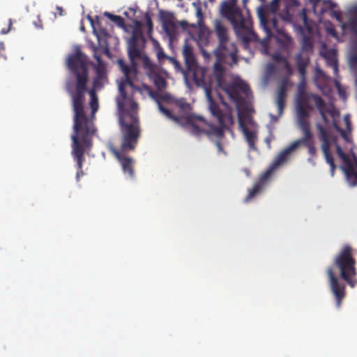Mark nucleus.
I'll return each mask as SVG.
<instances>
[{
  "instance_id": "nucleus-1",
  "label": "nucleus",
  "mask_w": 357,
  "mask_h": 357,
  "mask_svg": "<svg viewBox=\"0 0 357 357\" xmlns=\"http://www.w3.org/2000/svg\"><path fill=\"white\" fill-rule=\"evenodd\" d=\"M146 43V41L142 32L138 29L133 30L128 44V54L131 66H128L122 59H119L117 62L124 75L119 84V91L120 92L121 86H123V92L128 98L133 99L134 93L139 90L133 83L137 75V61H141L144 68L147 70L148 77L153 82L156 89L153 90L146 85L144 86L148 90L149 96L156 102L159 111L162 114L179 125L185 119L187 114H191V107L190 104L183 100H176L175 102L176 105L184 113L182 115L176 116L172 114L169 109L162 105V102L166 103L173 102L174 97L169 93L165 92L168 86L167 74L165 71L157 69L151 62L144 52Z\"/></svg>"
},
{
  "instance_id": "nucleus-2",
  "label": "nucleus",
  "mask_w": 357,
  "mask_h": 357,
  "mask_svg": "<svg viewBox=\"0 0 357 357\" xmlns=\"http://www.w3.org/2000/svg\"><path fill=\"white\" fill-rule=\"evenodd\" d=\"M206 95L209 110L213 116L217 119L219 126L217 127L207 122L203 117L192 114H187L185 119L179 125L188 128L194 135L200 136L205 134L211 139L215 138V144L218 153L222 152L226 154L222 147V140L225 137V130H229L227 126L234 123L231 108L227 102L222 101L224 109H222L220 105L213 99L210 88H206Z\"/></svg>"
},
{
  "instance_id": "nucleus-3",
  "label": "nucleus",
  "mask_w": 357,
  "mask_h": 357,
  "mask_svg": "<svg viewBox=\"0 0 357 357\" xmlns=\"http://www.w3.org/2000/svg\"><path fill=\"white\" fill-rule=\"evenodd\" d=\"M310 109L303 106H297L298 123L299 128L302 131L303 137L294 141L276 156L268 169L260 175L253 187L249 190L248 195L245 199L246 202L262 191L274 170L284 163L289 159L290 154L301 146H305L307 149L308 154L312 156L317 153L314 135L311 131L310 124L307 119L310 115Z\"/></svg>"
},
{
  "instance_id": "nucleus-4",
  "label": "nucleus",
  "mask_w": 357,
  "mask_h": 357,
  "mask_svg": "<svg viewBox=\"0 0 357 357\" xmlns=\"http://www.w3.org/2000/svg\"><path fill=\"white\" fill-rule=\"evenodd\" d=\"M84 86L79 82L77 93L73 95V134L71 136L72 155L77 163V181L84 175L82 165L84 160V153L92 146V138L95 135L96 128H94L91 121L89 120L84 114L82 100V91Z\"/></svg>"
},
{
  "instance_id": "nucleus-5",
  "label": "nucleus",
  "mask_w": 357,
  "mask_h": 357,
  "mask_svg": "<svg viewBox=\"0 0 357 357\" xmlns=\"http://www.w3.org/2000/svg\"><path fill=\"white\" fill-rule=\"evenodd\" d=\"M356 265L353 248L344 245L334 257L332 265L326 269L330 289L337 308L346 296V285L340 279L354 288L357 284Z\"/></svg>"
},
{
  "instance_id": "nucleus-6",
  "label": "nucleus",
  "mask_w": 357,
  "mask_h": 357,
  "mask_svg": "<svg viewBox=\"0 0 357 357\" xmlns=\"http://www.w3.org/2000/svg\"><path fill=\"white\" fill-rule=\"evenodd\" d=\"M119 108V123L121 134V151H133L140 137L141 130L137 114L138 105L128 98L120 87V94L116 98Z\"/></svg>"
},
{
  "instance_id": "nucleus-7",
  "label": "nucleus",
  "mask_w": 357,
  "mask_h": 357,
  "mask_svg": "<svg viewBox=\"0 0 357 357\" xmlns=\"http://www.w3.org/2000/svg\"><path fill=\"white\" fill-rule=\"evenodd\" d=\"M66 66L70 73L75 77L74 82L68 80L66 83V90L70 95L72 101V107H73V95H75L78 89L79 82H82L84 89L80 91L83 96L82 107L84 114L86 117L92 121L93 125L95 113L98 109V98L96 90L91 89L89 91L90 96V107L91 108V116L88 117L84 111L85 93L87 92V84L89 82V61L88 57L79 49H77L74 54L68 56L66 61ZM95 127V126H93Z\"/></svg>"
},
{
  "instance_id": "nucleus-8",
  "label": "nucleus",
  "mask_w": 357,
  "mask_h": 357,
  "mask_svg": "<svg viewBox=\"0 0 357 357\" xmlns=\"http://www.w3.org/2000/svg\"><path fill=\"white\" fill-rule=\"evenodd\" d=\"M220 13L223 17L231 22L236 33L245 32L247 34L242 37L244 42L248 43L256 37L252 29L246 24L242 11L237 6V0L222 1Z\"/></svg>"
},
{
  "instance_id": "nucleus-9",
  "label": "nucleus",
  "mask_w": 357,
  "mask_h": 357,
  "mask_svg": "<svg viewBox=\"0 0 357 357\" xmlns=\"http://www.w3.org/2000/svg\"><path fill=\"white\" fill-rule=\"evenodd\" d=\"M225 71L213 72L218 86L222 89L228 95L229 98L236 103L241 100V93L248 94L249 86L243 82H233L231 83L226 81L225 78Z\"/></svg>"
},
{
  "instance_id": "nucleus-10",
  "label": "nucleus",
  "mask_w": 357,
  "mask_h": 357,
  "mask_svg": "<svg viewBox=\"0 0 357 357\" xmlns=\"http://www.w3.org/2000/svg\"><path fill=\"white\" fill-rule=\"evenodd\" d=\"M336 152L342 162L341 169L346 176L347 182L351 186L357 185V156L351 151V160L339 145L336 146Z\"/></svg>"
},
{
  "instance_id": "nucleus-11",
  "label": "nucleus",
  "mask_w": 357,
  "mask_h": 357,
  "mask_svg": "<svg viewBox=\"0 0 357 357\" xmlns=\"http://www.w3.org/2000/svg\"><path fill=\"white\" fill-rule=\"evenodd\" d=\"M183 55L188 73L192 74L195 83L198 86L205 84L204 70L198 66L190 45H184Z\"/></svg>"
},
{
  "instance_id": "nucleus-12",
  "label": "nucleus",
  "mask_w": 357,
  "mask_h": 357,
  "mask_svg": "<svg viewBox=\"0 0 357 357\" xmlns=\"http://www.w3.org/2000/svg\"><path fill=\"white\" fill-rule=\"evenodd\" d=\"M213 25L214 31L218 39V46L214 52L215 56L221 60L225 55L234 56L227 47L229 44L227 28L222 24L220 20H215Z\"/></svg>"
},
{
  "instance_id": "nucleus-13",
  "label": "nucleus",
  "mask_w": 357,
  "mask_h": 357,
  "mask_svg": "<svg viewBox=\"0 0 357 357\" xmlns=\"http://www.w3.org/2000/svg\"><path fill=\"white\" fill-rule=\"evenodd\" d=\"M298 17L302 24H299L298 28L303 36L302 49L300 52L310 55L313 51L312 43L310 37L313 33L312 22L308 20L305 8H302Z\"/></svg>"
},
{
  "instance_id": "nucleus-14",
  "label": "nucleus",
  "mask_w": 357,
  "mask_h": 357,
  "mask_svg": "<svg viewBox=\"0 0 357 357\" xmlns=\"http://www.w3.org/2000/svg\"><path fill=\"white\" fill-rule=\"evenodd\" d=\"M316 128L319 132V139L321 142V150L324 155L326 162L331 167V173L333 176L336 165L332 154L331 153V135L328 130L320 123L316 124Z\"/></svg>"
},
{
  "instance_id": "nucleus-15",
  "label": "nucleus",
  "mask_w": 357,
  "mask_h": 357,
  "mask_svg": "<svg viewBox=\"0 0 357 357\" xmlns=\"http://www.w3.org/2000/svg\"><path fill=\"white\" fill-rule=\"evenodd\" d=\"M99 47H93V57L97 61V65L94 67L96 76L93 81V87L91 89L100 90L105 83L107 82L106 65L102 61L101 54L99 53Z\"/></svg>"
},
{
  "instance_id": "nucleus-16",
  "label": "nucleus",
  "mask_w": 357,
  "mask_h": 357,
  "mask_svg": "<svg viewBox=\"0 0 357 357\" xmlns=\"http://www.w3.org/2000/svg\"><path fill=\"white\" fill-rule=\"evenodd\" d=\"M279 3L280 0H272L268 5L261 6L258 9L261 26L267 32L268 36H271V29L268 26L267 15H275L278 10Z\"/></svg>"
},
{
  "instance_id": "nucleus-17",
  "label": "nucleus",
  "mask_w": 357,
  "mask_h": 357,
  "mask_svg": "<svg viewBox=\"0 0 357 357\" xmlns=\"http://www.w3.org/2000/svg\"><path fill=\"white\" fill-rule=\"evenodd\" d=\"M285 8L284 10L280 14V17L288 22L295 23L296 21H301L298 15L302 10H298V0H284Z\"/></svg>"
},
{
  "instance_id": "nucleus-18",
  "label": "nucleus",
  "mask_w": 357,
  "mask_h": 357,
  "mask_svg": "<svg viewBox=\"0 0 357 357\" xmlns=\"http://www.w3.org/2000/svg\"><path fill=\"white\" fill-rule=\"evenodd\" d=\"M267 19L268 26L271 29V36H268V34H266L267 38H269L272 36V29H274L282 37V40H279V43H282L285 48L291 47L292 45V38L290 36L285 33L282 29L279 26L278 21L275 15H267ZM266 33H267L266 31Z\"/></svg>"
},
{
  "instance_id": "nucleus-19",
  "label": "nucleus",
  "mask_w": 357,
  "mask_h": 357,
  "mask_svg": "<svg viewBox=\"0 0 357 357\" xmlns=\"http://www.w3.org/2000/svg\"><path fill=\"white\" fill-rule=\"evenodd\" d=\"M110 151L119 161L124 174H128L130 178H133L135 176L133 160L125 156L121 151L116 150L114 147H111Z\"/></svg>"
},
{
  "instance_id": "nucleus-20",
  "label": "nucleus",
  "mask_w": 357,
  "mask_h": 357,
  "mask_svg": "<svg viewBox=\"0 0 357 357\" xmlns=\"http://www.w3.org/2000/svg\"><path fill=\"white\" fill-rule=\"evenodd\" d=\"M310 57L309 54H304V52L298 53L295 57L298 71L302 79H305L306 68L310 63Z\"/></svg>"
},
{
  "instance_id": "nucleus-21",
  "label": "nucleus",
  "mask_w": 357,
  "mask_h": 357,
  "mask_svg": "<svg viewBox=\"0 0 357 357\" xmlns=\"http://www.w3.org/2000/svg\"><path fill=\"white\" fill-rule=\"evenodd\" d=\"M162 26L165 31L169 36H172L175 31V23L173 21V15L168 12H160Z\"/></svg>"
},
{
  "instance_id": "nucleus-22",
  "label": "nucleus",
  "mask_w": 357,
  "mask_h": 357,
  "mask_svg": "<svg viewBox=\"0 0 357 357\" xmlns=\"http://www.w3.org/2000/svg\"><path fill=\"white\" fill-rule=\"evenodd\" d=\"M241 126L243 128V130L244 135L246 138V141L249 145L250 149L257 150V146L255 145V142L257 140V135L255 132L250 131L245 126H244L243 123L241 119L239 121Z\"/></svg>"
},
{
  "instance_id": "nucleus-23",
  "label": "nucleus",
  "mask_w": 357,
  "mask_h": 357,
  "mask_svg": "<svg viewBox=\"0 0 357 357\" xmlns=\"http://www.w3.org/2000/svg\"><path fill=\"white\" fill-rule=\"evenodd\" d=\"M344 121L345 122L346 128H347V131L340 128L335 123H334V126L336 128V130L338 132H340V133L341 136L342 137V138L345 141L349 142H350L349 133L351 132V123L350 121L349 116H345L344 118Z\"/></svg>"
},
{
  "instance_id": "nucleus-24",
  "label": "nucleus",
  "mask_w": 357,
  "mask_h": 357,
  "mask_svg": "<svg viewBox=\"0 0 357 357\" xmlns=\"http://www.w3.org/2000/svg\"><path fill=\"white\" fill-rule=\"evenodd\" d=\"M88 20L90 22L91 25L93 28V33L97 36V37H99L100 36H105L107 35L106 31L105 29L99 28L98 29H96V27H98L100 26V19L98 16H96V20H93L92 17L90 15H88L87 17Z\"/></svg>"
},
{
  "instance_id": "nucleus-25",
  "label": "nucleus",
  "mask_w": 357,
  "mask_h": 357,
  "mask_svg": "<svg viewBox=\"0 0 357 357\" xmlns=\"http://www.w3.org/2000/svg\"><path fill=\"white\" fill-rule=\"evenodd\" d=\"M104 15L107 17L109 19H110L113 22H114L119 27H124V26H125L124 20L121 16L115 15L111 14L109 12H105Z\"/></svg>"
},
{
  "instance_id": "nucleus-26",
  "label": "nucleus",
  "mask_w": 357,
  "mask_h": 357,
  "mask_svg": "<svg viewBox=\"0 0 357 357\" xmlns=\"http://www.w3.org/2000/svg\"><path fill=\"white\" fill-rule=\"evenodd\" d=\"M314 103L319 111L325 109L326 103L324 100L318 95H312Z\"/></svg>"
},
{
  "instance_id": "nucleus-27",
  "label": "nucleus",
  "mask_w": 357,
  "mask_h": 357,
  "mask_svg": "<svg viewBox=\"0 0 357 357\" xmlns=\"http://www.w3.org/2000/svg\"><path fill=\"white\" fill-rule=\"evenodd\" d=\"M274 59L276 61H278L282 62V63H284V68H285L286 71L288 73V74L291 75L293 73L292 68H291L290 63H289V61H287V59H285L284 57L281 56L280 55L279 56H275Z\"/></svg>"
},
{
  "instance_id": "nucleus-28",
  "label": "nucleus",
  "mask_w": 357,
  "mask_h": 357,
  "mask_svg": "<svg viewBox=\"0 0 357 357\" xmlns=\"http://www.w3.org/2000/svg\"><path fill=\"white\" fill-rule=\"evenodd\" d=\"M227 56L228 55H225L223 57V59H221V60L219 59L218 57H216L217 58V61L214 64L213 72L225 71V69L223 67V66L222 65L221 62L224 61Z\"/></svg>"
},
{
  "instance_id": "nucleus-29",
  "label": "nucleus",
  "mask_w": 357,
  "mask_h": 357,
  "mask_svg": "<svg viewBox=\"0 0 357 357\" xmlns=\"http://www.w3.org/2000/svg\"><path fill=\"white\" fill-rule=\"evenodd\" d=\"M297 106H303L305 108H310L307 97L305 95L300 96L297 101Z\"/></svg>"
},
{
  "instance_id": "nucleus-30",
  "label": "nucleus",
  "mask_w": 357,
  "mask_h": 357,
  "mask_svg": "<svg viewBox=\"0 0 357 357\" xmlns=\"http://www.w3.org/2000/svg\"><path fill=\"white\" fill-rule=\"evenodd\" d=\"M327 63H328V66L331 67L333 70V73L335 75H337V72H338V63H337V61L336 59H329L328 61H327Z\"/></svg>"
},
{
  "instance_id": "nucleus-31",
  "label": "nucleus",
  "mask_w": 357,
  "mask_h": 357,
  "mask_svg": "<svg viewBox=\"0 0 357 357\" xmlns=\"http://www.w3.org/2000/svg\"><path fill=\"white\" fill-rule=\"evenodd\" d=\"M287 89L284 84H282L278 89L277 98L285 99Z\"/></svg>"
},
{
  "instance_id": "nucleus-32",
  "label": "nucleus",
  "mask_w": 357,
  "mask_h": 357,
  "mask_svg": "<svg viewBox=\"0 0 357 357\" xmlns=\"http://www.w3.org/2000/svg\"><path fill=\"white\" fill-rule=\"evenodd\" d=\"M315 75L317 79H323L324 80L328 79V77L325 75L324 72L320 68L316 69Z\"/></svg>"
},
{
  "instance_id": "nucleus-33",
  "label": "nucleus",
  "mask_w": 357,
  "mask_h": 357,
  "mask_svg": "<svg viewBox=\"0 0 357 357\" xmlns=\"http://www.w3.org/2000/svg\"><path fill=\"white\" fill-rule=\"evenodd\" d=\"M193 5L196 7L197 16L200 20H202L203 17V13L201 7L199 5H197L195 3H193Z\"/></svg>"
},
{
  "instance_id": "nucleus-34",
  "label": "nucleus",
  "mask_w": 357,
  "mask_h": 357,
  "mask_svg": "<svg viewBox=\"0 0 357 357\" xmlns=\"http://www.w3.org/2000/svg\"><path fill=\"white\" fill-rule=\"evenodd\" d=\"M284 100L285 99L277 98V104H278V106L279 112L280 113L282 112V110H283L284 107Z\"/></svg>"
},
{
  "instance_id": "nucleus-35",
  "label": "nucleus",
  "mask_w": 357,
  "mask_h": 357,
  "mask_svg": "<svg viewBox=\"0 0 357 357\" xmlns=\"http://www.w3.org/2000/svg\"><path fill=\"white\" fill-rule=\"evenodd\" d=\"M12 24H13L12 20L9 19L8 20V27L6 29V28L1 29V33L6 34V33H8L9 31L11 29Z\"/></svg>"
},
{
  "instance_id": "nucleus-36",
  "label": "nucleus",
  "mask_w": 357,
  "mask_h": 357,
  "mask_svg": "<svg viewBox=\"0 0 357 357\" xmlns=\"http://www.w3.org/2000/svg\"><path fill=\"white\" fill-rule=\"evenodd\" d=\"M146 24L150 30L153 29V22L151 18L148 15H146Z\"/></svg>"
},
{
  "instance_id": "nucleus-37",
  "label": "nucleus",
  "mask_w": 357,
  "mask_h": 357,
  "mask_svg": "<svg viewBox=\"0 0 357 357\" xmlns=\"http://www.w3.org/2000/svg\"><path fill=\"white\" fill-rule=\"evenodd\" d=\"M319 112V114H320L323 121L325 123H327L328 122V118H327V116L326 115V109L320 110Z\"/></svg>"
},
{
  "instance_id": "nucleus-38",
  "label": "nucleus",
  "mask_w": 357,
  "mask_h": 357,
  "mask_svg": "<svg viewBox=\"0 0 357 357\" xmlns=\"http://www.w3.org/2000/svg\"><path fill=\"white\" fill-rule=\"evenodd\" d=\"M179 23V25L183 29H186L188 27V23L187 21H185V20H182V21H180L178 22Z\"/></svg>"
},
{
  "instance_id": "nucleus-39",
  "label": "nucleus",
  "mask_w": 357,
  "mask_h": 357,
  "mask_svg": "<svg viewBox=\"0 0 357 357\" xmlns=\"http://www.w3.org/2000/svg\"><path fill=\"white\" fill-rule=\"evenodd\" d=\"M327 112L329 113L331 116H334L335 114L337 113V111L335 109L332 108L331 109H328Z\"/></svg>"
},
{
  "instance_id": "nucleus-40",
  "label": "nucleus",
  "mask_w": 357,
  "mask_h": 357,
  "mask_svg": "<svg viewBox=\"0 0 357 357\" xmlns=\"http://www.w3.org/2000/svg\"><path fill=\"white\" fill-rule=\"evenodd\" d=\"M309 155L311 156V158H308V159H307L308 162H310V163H311L312 165H315V162L314 161V160H313V158H314V156L311 155L310 154H309ZM316 155H317V154L314 155V157H315Z\"/></svg>"
},
{
  "instance_id": "nucleus-41",
  "label": "nucleus",
  "mask_w": 357,
  "mask_h": 357,
  "mask_svg": "<svg viewBox=\"0 0 357 357\" xmlns=\"http://www.w3.org/2000/svg\"><path fill=\"white\" fill-rule=\"evenodd\" d=\"M158 58H159V59H161V58L165 57V54H164L163 52H159L158 53Z\"/></svg>"
},
{
  "instance_id": "nucleus-42",
  "label": "nucleus",
  "mask_w": 357,
  "mask_h": 357,
  "mask_svg": "<svg viewBox=\"0 0 357 357\" xmlns=\"http://www.w3.org/2000/svg\"><path fill=\"white\" fill-rule=\"evenodd\" d=\"M56 10L59 11V13L60 15H63V10L62 8L57 6L56 7Z\"/></svg>"
},
{
  "instance_id": "nucleus-43",
  "label": "nucleus",
  "mask_w": 357,
  "mask_h": 357,
  "mask_svg": "<svg viewBox=\"0 0 357 357\" xmlns=\"http://www.w3.org/2000/svg\"><path fill=\"white\" fill-rule=\"evenodd\" d=\"M312 1L314 2V4H317L321 0H311Z\"/></svg>"
},
{
  "instance_id": "nucleus-44",
  "label": "nucleus",
  "mask_w": 357,
  "mask_h": 357,
  "mask_svg": "<svg viewBox=\"0 0 357 357\" xmlns=\"http://www.w3.org/2000/svg\"><path fill=\"white\" fill-rule=\"evenodd\" d=\"M335 15L336 18H337V20H339V19H340V15H337L336 13H335Z\"/></svg>"
},
{
  "instance_id": "nucleus-45",
  "label": "nucleus",
  "mask_w": 357,
  "mask_h": 357,
  "mask_svg": "<svg viewBox=\"0 0 357 357\" xmlns=\"http://www.w3.org/2000/svg\"><path fill=\"white\" fill-rule=\"evenodd\" d=\"M105 52L108 54L109 53V50L107 49H105Z\"/></svg>"
},
{
  "instance_id": "nucleus-46",
  "label": "nucleus",
  "mask_w": 357,
  "mask_h": 357,
  "mask_svg": "<svg viewBox=\"0 0 357 357\" xmlns=\"http://www.w3.org/2000/svg\"><path fill=\"white\" fill-rule=\"evenodd\" d=\"M339 84H339L337 82H336V85H337V86H339Z\"/></svg>"
},
{
  "instance_id": "nucleus-47",
  "label": "nucleus",
  "mask_w": 357,
  "mask_h": 357,
  "mask_svg": "<svg viewBox=\"0 0 357 357\" xmlns=\"http://www.w3.org/2000/svg\"><path fill=\"white\" fill-rule=\"evenodd\" d=\"M210 2H213L215 0H208Z\"/></svg>"
},
{
  "instance_id": "nucleus-48",
  "label": "nucleus",
  "mask_w": 357,
  "mask_h": 357,
  "mask_svg": "<svg viewBox=\"0 0 357 357\" xmlns=\"http://www.w3.org/2000/svg\"><path fill=\"white\" fill-rule=\"evenodd\" d=\"M260 1H262V2L265 1V0H260Z\"/></svg>"
}]
</instances>
